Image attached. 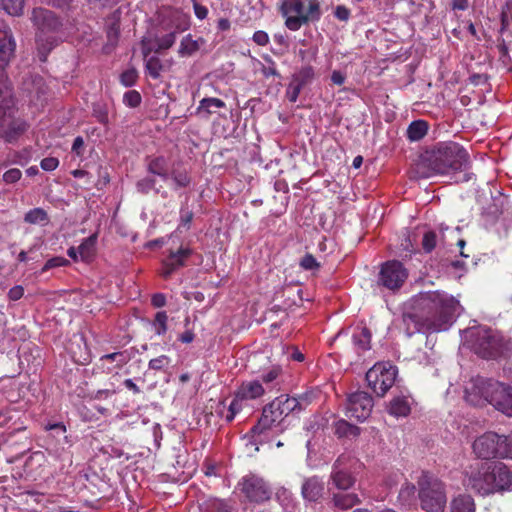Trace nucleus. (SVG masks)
<instances>
[{"label": "nucleus", "mask_w": 512, "mask_h": 512, "mask_svg": "<svg viewBox=\"0 0 512 512\" xmlns=\"http://www.w3.org/2000/svg\"><path fill=\"white\" fill-rule=\"evenodd\" d=\"M417 305L425 311L422 319L413 313H404L402 316V327L407 336L416 332L446 331L462 312L457 299L440 291L421 294Z\"/></svg>", "instance_id": "f257e3e1"}, {"label": "nucleus", "mask_w": 512, "mask_h": 512, "mask_svg": "<svg viewBox=\"0 0 512 512\" xmlns=\"http://www.w3.org/2000/svg\"><path fill=\"white\" fill-rule=\"evenodd\" d=\"M465 400L472 406H493L502 414L512 417V386L483 377H473L465 385Z\"/></svg>", "instance_id": "f03ea898"}, {"label": "nucleus", "mask_w": 512, "mask_h": 512, "mask_svg": "<svg viewBox=\"0 0 512 512\" xmlns=\"http://www.w3.org/2000/svg\"><path fill=\"white\" fill-rule=\"evenodd\" d=\"M469 165L467 151L456 142H442L423 156L420 167L426 171L423 177L434 175H451L464 171Z\"/></svg>", "instance_id": "7ed1b4c3"}, {"label": "nucleus", "mask_w": 512, "mask_h": 512, "mask_svg": "<svg viewBox=\"0 0 512 512\" xmlns=\"http://www.w3.org/2000/svg\"><path fill=\"white\" fill-rule=\"evenodd\" d=\"M464 485L480 495H489L512 487V474L503 464L477 463L466 472Z\"/></svg>", "instance_id": "20e7f679"}, {"label": "nucleus", "mask_w": 512, "mask_h": 512, "mask_svg": "<svg viewBox=\"0 0 512 512\" xmlns=\"http://www.w3.org/2000/svg\"><path fill=\"white\" fill-rule=\"evenodd\" d=\"M463 341L482 358H495L510 349L509 342L497 331L484 326L470 327L462 332Z\"/></svg>", "instance_id": "39448f33"}, {"label": "nucleus", "mask_w": 512, "mask_h": 512, "mask_svg": "<svg viewBox=\"0 0 512 512\" xmlns=\"http://www.w3.org/2000/svg\"><path fill=\"white\" fill-rule=\"evenodd\" d=\"M32 22L37 29L36 44L40 61H45L49 52L56 45V37L52 34L56 33L60 27V21L54 12L44 9L35 8L32 11Z\"/></svg>", "instance_id": "423d86ee"}, {"label": "nucleus", "mask_w": 512, "mask_h": 512, "mask_svg": "<svg viewBox=\"0 0 512 512\" xmlns=\"http://www.w3.org/2000/svg\"><path fill=\"white\" fill-rule=\"evenodd\" d=\"M281 13L286 27L297 31L303 24L320 18V5L318 0H283Z\"/></svg>", "instance_id": "0eeeda50"}, {"label": "nucleus", "mask_w": 512, "mask_h": 512, "mask_svg": "<svg viewBox=\"0 0 512 512\" xmlns=\"http://www.w3.org/2000/svg\"><path fill=\"white\" fill-rule=\"evenodd\" d=\"M299 405L294 397L281 395L264 407L262 417L252 428L254 434H262L266 430L282 425L284 419Z\"/></svg>", "instance_id": "6e6552de"}, {"label": "nucleus", "mask_w": 512, "mask_h": 512, "mask_svg": "<svg viewBox=\"0 0 512 512\" xmlns=\"http://www.w3.org/2000/svg\"><path fill=\"white\" fill-rule=\"evenodd\" d=\"M418 484L422 509L428 512H442L446 505V495L442 482L432 475L422 472Z\"/></svg>", "instance_id": "1a4fd4ad"}, {"label": "nucleus", "mask_w": 512, "mask_h": 512, "mask_svg": "<svg viewBox=\"0 0 512 512\" xmlns=\"http://www.w3.org/2000/svg\"><path fill=\"white\" fill-rule=\"evenodd\" d=\"M398 369L390 362H377L366 373L369 387L378 396H384L395 384Z\"/></svg>", "instance_id": "9d476101"}, {"label": "nucleus", "mask_w": 512, "mask_h": 512, "mask_svg": "<svg viewBox=\"0 0 512 512\" xmlns=\"http://www.w3.org/2000/svg\"><path fill=\"white\" fill-rule=\"evenodd\" d=\"M265 394V389L259 380L243 381L235 392L228 412L225 415L227 422H231L235 416L246 406L248 401L261 398Z\"/></svg>", "instance_id": "9b49d317"}, {"label": "nucleus", "mask_w": 512, "mask_h": 512, "mask_svg": "<svg viewBox=\"0 0 512 512\" xmlns=\"http://www.w3.org/2000/svg\"><path fill=\"white\" fill-rule=\"evenodd\" d=\"M460 228H449V227H440L439 232L436 231H428L423 235L422 239V247L425 252H431L438 244L451 247L455 244L460 248V254L462 257L467 258L468 255L464 254L462 251L466 242L464 239L460 238Z\"/></svg>", "instance_id": "f8f14e48"}, {"label": "nucleus", "mask_w": 512, "mask_h": 512, "mask_svg": "<svg viewBox=\"0 0 512 512\" xmlns=\"http://www.w3.org/2000/svg\"><path fill=\"white\" fill-rule=\"evenodd\" d=\"M238 487L251 502L261 503L268 500L271 496V490L267 483L261 477L254 474L242 477Z\"/></svg>", "instance_id": "ddd939ff"}, {"label": "nucleus", "mask_w": 512, "mask_h": 512, "mask_svg": "<svg viewBox=\"0 0 512 512\" xmlns=\"http://www.w3.org/2000/svg\"><path fill=\"white\" fill-rule=\"evenodd\" d=\"M372 408V397L367 392L357 391L348 397L346 416L362 422L370 416Z\"/></svg>", "instance_id": "4468645a"}, {"label": "nucleus", "mask_w": 512, "mask_h": 512, "mask_svg": "<svg viewBox=\"0 0 512 512\" xmlns=\"http://www.w3.org/2000/svg\"><path fill=\"white\" fill-rule=\"evenodd\" d=\"M408 277V272L399 261L384 263L379 273V283L389 290L399 289Z\"/></svg>", "instance_id": "2eb2a0df"}, {"label": "nucleus", "mask_w": 512, "mask_h": 512, "mask_svg": "<svg viewBox=\"0 0 512 512\" xmlns=\"http://www.w3.org/2000/svg\"><path fill=\"white\" fill-rule=\"evenodd\" d=\"M501 435L494 432H486L479 436L473 443V451L482 459L499 458Z\"/></svg>", "instance_id": "dca6fc26"}, {"label": "nucleus", "mask_w": 512, "mask_h": 512, "mask_svg": "<svg viewBox=\"0 0 512 512\" xmlns=\"http://www.w3.org/2000/svg\"><path fill=\"white\" fill-rule=\"evenodd\" d=\"M26 123L20 120H11L5 110L0 107V137L7 142H12L17 135L26 130Z\"/></svg>", "instance_id": "f3484780"}, {"label": "nucleus", "mask_w": 512, "mask_h": 512, "mask_svg": "<svg viewBox=\"0 0 512 512\" xmlns=\"http://www.w3.org/2000/svg\"><path fill=\"white\" fill-rule=\"evenodd\" d=\"M189 247H180L175 252H170L169 256L162 263L161 275L168 278L176 269L184 265L185 260L191 255Z\"/></svg>", "instance_id": "a211bd4d"}, {"label": "nucleus", "mask_w": 512, "mask_h": 512, "mask_svg": "<svg viewBox=\"0 0 512 512\" xmlns=\"http://www.w3.org/2000/svg\"><path fill=\"white\" fill-rule=\"evenodd\" d=\"M330 481L339 490H348L355 484L354 476L350 471L341 466L340 459L332 467Z\"/></svg>", "instance_id": "6ab92c4d"}, {"label": "nucleus", "mask_w": 512, "mask_h": 512, "mask_svg": "<svg viewBox=\"0 0 512 512\" xmlns=\"http://www.w3.org/2000/svg\"><path fill=\"white\" fill-rule=\"evenodd\" d=\"M324 491V482L317 476H313L304 481L302 485V495L308 501L318 500Z\"/></svg>", "instance_id": "aec40b11"}, {"label": "nucleus", "mask_w": 512, "mask_h": 512, "mask_svg": "<svg viewBox=\"0 0 512 512\" xmlns=\"http://www.w3.org/2000/svg\"><path fill=\"white\" fill-rule=\"evenodd\" d=\"M412 400L407 396L394 397L389 405V413L395 417H406L411 410Z\"/></svg>", "instance_id": "412c9836"}, {"label": "nucleus", "mask_w": 512, "mask_h": 512, "mask_svg": "<svg viewBox=\"0 0 512 512\" xmlns=\"http://www.w3.org/2000/svg\"><path fill=\"white\" fill-rule=\"evenodd\" d=\"M204 44L205 40L203 38L193 39L189 34L181 40L178 53L181 57L192 56Z\"/></svg>", "instance_id": "4be33fe9"}, {"label": "nucleus", "mask_w": 512, "mask_h": 512, "mask_svg": "<svg viewBox=\"0 0 512 512\" xmlns=\"http://www.w3.org/2000/svg\"><path fill=\"white\" fill-rule=\"evenodd\" d=\"M354 346L360 351L370 349L371 333L366 327L357 328L352 335Z\"/></svg>", "instance_id": "5701e85b"}, {"label": "nucleus", "mask_w": 512, "mask_h": 512, "mask_svg": "<svg viewBox=\"0 0 512 512\" xmlns=\"http://www.w3.org/2000/svg\"><path fill=\"white\" fill-rule=\"evenodd\" d=\"M225 107L224 101L219 98H203L197 108V113L201 116L208 117L212 113H215V109Z\"/></svg>", "instance_id": "b1692460"}, {"label": "nucleus", "mask_w": 512, "mask_h": 512, "mask_svg": "<svg viewBox=\"0 0 512 512\" xmlns=\"http://www.w3.org/2000/svg\"><path fill=\"white\" fill-rule=\"evenodd\" d=\"M451 512H475V503L470 495H460L451 503Z\"/></svg>", "instance_id": "393cba45"}, {"label": "nucleus", "mask_w": 512, "mask_h": 512, "mask_svg": "<svg viewBox=\"0 0 512 512\" xmlns=\"http://www.w3.org/2000/svg\"><path fill=\"white\" fill-rule=\"evenodd\" d=\"M427 131V122L424 120H416L408 126L407 137L410 141H419L427 134Z\"/></svg>", "instance_id": "a878e982"}, {"label": "nucleus", "mask_w": 512, "mask_h": 512, "mask_svg": "<svg viewBox=\"0 0 512 512\" xmlns=\"http://www.w3.org/2000/svg\"><path fill=\"white\" fill-rule=\"evenodd\" d=\"M148 171L161 177L164 181L169 179L168 164L164 157H156L148 164Z\"/></svg>", "instance_id": "bb28decb"}, {"label": "nucleus", "mask_w": 512, "mask_h": 512, "mask_svg": "<svg viewBox=\"0 0 512 512\" xmlns=\"http://www.w3.org/2000/svg\"><path fill=\"white\" fill-rule=\"evenodd\" d=\"M334 505L340 509H349L359 502L354 493H337L333 496Z\"/></svg>", "instance_id": "cd10ccee"}, {"label": "nucleus", "mask_w": 512, "mask_h": 512, "mask_svg": "<svg viewBox=\"0 0 512 512\" xmlns=\"http://www.w3.org/2000/svg\"><path fill=\"white\" fill-rule=\"evenodd\" d=\"M24 221L34 225H46L49 221V218L47 212L44 209L33 208L25 214Z\"/></svg>", "instance_id": "c85d7f7f"}, {"label": "nucleus", "mask_w": 512, "mask_h": 512, "mask_svg": "<svg viewBox=\"0 0 512 512\" xmlns=\"http://www.w3.org/2000/svg\"><path fill=\"white\" fill-rule=\"evenodd\" d=\"M96 242L95 236H90L86 238L78 247L79 258L83 261H87L90 259L94 252V246Z\"/></svg>", "instance_id": "c756f323"}, {"label": "nucleus", "mask_w": 512, "mask_h": 512, "mask_svg": "<svg viewBox=\"0 0 512 512\" xmlns=\"http://www.w3.org/2000/svg\"><path fill=\"white\" fill-rule=\"evenodd\" d=\"M0 6L12 16H19L23 13L24 0H0Z\"/></svg>", "instance_id": "7c9ffc66"}, {"label": "nucleus", "mask_w": 512, "mask_h": 512, "mask_svg": "<svg viewBox=\"0 0 512 512\" xmlns=\"http://www.w3.org/2000/svg\"><path fill=\"white\" fill-rule=\"evenodd\" d=\"M145 68L150 77L153 79H158L161 75L163 66L161 60L158 57L151 56L146 60Z\"/></svg>", "instance_id": "2f4dec72"}, {"label": "nucleus", "mask_w": 512, "mask_h": 512, "mask_svg": "<svg viewBox=\"0 0 512 512\" xmlns=\"http://www.w3.org/2000/svg\"><path fill=\"white\" fill-rule=\"evenodd\" d=\"M314 78V69L311 66L302 67L296 74L293 75L292 81L301 86H305Z\"/></svg>", "instance_id": "473e14b6"}, {"label": "nucleus", "mask_w": 512, "mask_h": 512, "mask_svg": "<svg viewBox=\"0 0 512 512\" xmlns=\"http://www.w3.org/2000/svg\"><path fill=\"white\" fill-rule=\"evenodd\" d=\"M336 433L339 436H358L360 429L345 420H339L336 423Z\"/></svg>", "instance_id": "72a5a7b5"}, {"label": "nucleus", "mask_w": 512, "mask_h": 512, "mask_svg": "<svg viewBox=\"0 0 512 512\" xmlns=\"http://www.w3.org/2000/svg\"><path fill=\"white\" fill-rule=\"evenodd\" d=\"M415 486L411 484H406L403 486L399 492L398 499L402 505H410L412 501L415 499Z\"/></svg>", "instance_id": "f704fd0d"}, {"label": "nucleus", "mask_w": 512, "mask_h": 512, "mask_svg": "<svg viewBox=\"0 0 512 512\" xmlns=\"http://www.w3.org/2000/svg\"><path fill=\"white\" fill-rule=\"evenodd\" d=\"M175 188L186 187L190 183V177L185 170H173L171 174Z\"/></svg>", "instance_id": "c9c22d12"}, {"label": "nucleus", "mask_w": 512, "mask_h": 512, "mask_svg": "<svg viewBox=\"0 0 512 512\" xmlns=\"http://www.w3.org/2000/svg\"><path fill=\"white\" fill-rule=\"evenodd\" d=\"M499 458L512 459V434L509 436L501 435Z\"/></svg>", "instance_id": "e433bc0d"}, {"label": "nucleus", "mask_w": 512, "mask_h": 512, "mask_svg": "<svg viewBox=\"0 0 512 512\" xmlns=\"http://www.w3.org/2000/svg\"><path fill=\"white\" fill-rule=\"evenodd\" d=\"M167 314L164 311L157 312L154 319V328L157 335H163L167 331Z\"/></svg>", "instance_id": "4c0bfd02"}, {"label": "nucleus", "mask_w": 512, "mask_h": 512, "mask_svg": "<svg viewBox=\"0 0 512 512\" xmlns=\"http://www.w3.org/2000/svg\"><path fill=\"white\" fill-rule=\"evenodd\" d=\"M176 40L174 32L168 33L156 39L157 50H166L173 46Z\"/></svg>", "instance_id": "58836bf2"}, {"label": "nucleus", "mask_w": 512, "mask_h": 512, "mask_svg": "<svg viewBox=\"0 0 512 512\" xmlns=\"http://www.w3.org/2000/svg\"><path fill=\"white\" fill-rule=\"evenodd\" d=\"M123 102L126 106L135 108L141 103V95L136 90H130L124 94Z\"/></svg>", "instance_id": "ea45409f"}, {"label": "nucleus", "mask_w": 512, "mask_h": 512, "mask_svg": "<svg viewBox=\"0 0 512 512\" xmlns=\"http://www.w3.org/2000/svg\"><path fill=\"white\" fill-rule=\"evenodd\" d=\"M170 362H171V360L168 356L161 355L157 358L151 359L148 363V367L151 370L159 371V370H162L163 368L169 366Z\"/></svg>", "instance_id": "a19ab883"}, {"label": "nucleus", "mask_w": 512, "mask_h": 512, "mask_svg": "<svg viewBox=\"0 0 512 512\" xmlns=\"http://www.w3.org/2000/svg\"><path fill=\"white\" fill-rule=\"evenodd\" d=\"M138 78L137 71L133 68L125 70L121 76L120 81L125 87L133 86Z\"/></svg>", "instance_id": "79ce46f5"}, {"label": "nucleus", "mask_w": 512, "mask_h": 512, "mask_svg": "<svg viewBox=\"0 0 512 512\" xmlns=\"http://www.w3.org/2000/svg\"><path fill=\"white\" fill-rule=\"evenodd\" d=\"M193 219V212L187 208H182L180 212V222L178 225V230L184 228L188 230L190 228V224Z\"/></svg>", "instance_id": "37998d69"}, {"label": "nucleus", "mask_w": 512, "mask_h": 512, "mask_svg": "<svg viewBox=\"0 0 512 512\" xmlns=\"http://www.w3.org/2000/svg\"><path fill=\"white\" fill-rule=\"evenodd\" d=\"M300 266L304 270H316L319 268V263L316 258L311 254H306L300 261Z\"/></svg>", "instance_id": "c03bdc74"}, {"label": "nucleus", "mask_w": 512, "mask_h": 512, "mask_svg": "<svg viewBox=\"0 0 512 512\" xmlns=\"http://www.w3.org/2000/svg\"><path fill=\"white\" fill-rule=\"evenodd\" d=\"M68 264V260L64 257H53L49 259L42 268V272L48 271L52 268L62 267Z\"/></svg>", "instance_id": "a18cd8bd"}, {"label": "nucleus", "mask_w": 512, "mask_h": 512, "mask_svg": "<svg viewBox=\"0 0 512 512\" xmlns=\"http://www.w3.org/2000/svg\"><path fill=\"white\" fill-rule=\"evenodd\" d=\"M21 176H22V172L20 169L12 168L3 174V180H4V182H6L8 184H12V183L19 181Z\"/></svg>", "instance_id": "49530a36"}, {"label": "nucleus", "mask_w": 512, "mask_h": 512, "mask_svg": "<svg viewBox=\"0 0 512 512\" xmlns=\"http://www.w3.org/2000/svg\"><path fill=\"white\" fill-rule=\"evenodd\" d=\"M303 86L291 81L287 88V96L291 102H296Z\"/></svg>", "instance_id": "de8ad7c7"}, {"label": "nucleus", "mask_w": 512, "mask_h": 512, "mask_svg": "<svg viewBox=\"0 0 512 512\" xmlns=\"http://www.w3.org/2000/svg\"><path fill=\"white\" fill-rule=\"evenodd\" d=\"M40 166L45 171H54L59 166V160L55 157H46L41 160Z\"/></svg>", "instance_id": "09e8293b"}, {"label": "nucleus", "mask_w": 512, "mask_h": 512, "mask_svg": "<svg viewBox=\"0 0 512 512\" xmlns=\"http://www.w3.org/2000/svg\"><path fill=\"white\" fill-rule=\"evenodd\" d=\"M155 186V181L152 178H144L137 182V189L142 193H148Z\"/></svg>", "instance_id": "8fccbe9b"}, {"label": "nucleus", "mask_w": 512, "mask_h": 512, "mask_svg": "<svg viewBox=\"0 0 512 512\" xmlns=\"http://www.w3.org/2000/svg\"><path fill=\"white\" fill-rule=\"evenodd\" d=\"M207 512H231V508L223 500H215L212 502Z\"/></svg>", "instance_id": "3c124183"}, {"label": "nucleus", "mask_w": 512, "mask_h": 512, "mask_svg": "<svg viewBox=\"0 0 512 512\" xmlns=\"http://www.w3.org/2000/svg\"><path fill=\"white\" fill-rule=\"evenodd\" d=\"M253 41L260 46H266L269 43V36L265 31L258 30L253 34Z\"/></svg>", "instance_id": "603ef678"}, {"label": "nucleus", "mask_w": 512, "mask_h": 512, "mask_svg": "<svg viewBox=\"0 0 512 512\" xmlns=\"http://www.w3.org/2000/svg\"><path fill=\"white\" fill-rule=\"evenodd\" d=\"M23 295H24V288L21 285L13 286L8 291V298L11 301H17V300L21 299L23 297Z\"/></svg>", "instance_id": "864d4df0"}, {"label": "nucleus", "mask_w": 512, "mask_h": 512, "mask_svg": "<svg viewBox=\"0 0 512 512\" xmlns=\"http://www.w3.org/2000/svg\"><path fill=\"white\" fill-rule=\"evenodd\" d=\"M280 374V369L274 367L270 369L268 372L264 373L262 376V380L264 383L269 384L273 382Z\"/></svg>", "instance_id": "5fc2aeb1"}, {"label": "nucleus", "mask_w": 512, "mask_h": 512, "mask_svg": "<svg viewBox=\"0 0 512 512\" xmlns=\"http://www.w3.org/2000/svg\"><path fill=\"white\" fill-rule=\"evenodd\" d=\"M47 431H55L56 434L64 435L66 433V426L62 422L49 423L45 426Z\"/></svg>", "instance_id": "6e6d98bb"}, {"label": "nucleus", "mask_w": 512, "mask_h": 512, "mask_svg": "<svg viewBox=\"0 0 512 512\" xmlns=\"http://www.w3.org/2000/svg\"><path fill=\"white\" fill-rule=\"evenodd\" d=\"M194 13L198 19L203 20L208 15V9L201 4L194 3Z\"/></svg>", "instance_id": "4d7b16f0"}, {"label": "nucleus", "mask_w": 512, "mask_h": 512, "mask_svg": "<svg viewBox=\"0 0 512 512\" xmlns=\"http://www.w3.org/2000/svg\"><path fill=\"white\" fill-rule=\"evenodd\" d=\"M335 16L342 21L348 20L350 16L349 10L344 6H338L335 10Z\"/></svg>", "instance_id": "13d9d810"}, {"label": "nucleus", "mask_w": 512, "mask_h": 512, "mask_svg": "<svg viewBox=\"0 0 512 512\" xmlns=\"http://www.w3.org/2000/svg\"><path fill=\"white\" fill-rule=\"evenodd\" d=\"M346 79L345 74H343L341 71L335 70L331 74V81L336 85H342L344 84Z\"/></svg>", "instance_id": "bf43d9fd"}, {"label": "nucleus", "mask_w": 512, "mask_h": 512, "mask_svg": "<svg viewBox=\"0 0 512 512\" xmlns=\"http://www.w3.org/2000/svg\"><path fill=\"white\" fill-rule=\"evenodd\" d=\"M151 302L154 307L160 308L165 305L166 298L163 294L157 293V294L153 295Z\"/></svg>", "instance_id": "052dcab7"}, {"label": "nucleus", "mask_w": 512, "mask_h": 512, "mask_svg": "<svg viewBox=\"0 0 512 512\" xmlns=\"http://www.w3.org/2000/svg\"><path fill=\"white\" fill-rule=\"evenodd\" d=\"M83 146H84V140L81 136H78L74 139V142L72 145V151L75 152L77 155H81Z\"/></svg>", "instance_id": "680f3d73"}, {"label": "nucleus", "mask_w": 512, "mask_h": 512, "mask_svg": "<svg viewBox=\"0 0 512 512\" xmlns=\"http://www.w3.org/2000/svg\"><path fill=\"white\" fill-rule=\"evenodd\" d=\"M454 10H466L468 8V0H453Z\"/></svg>", "instance_id": "e2e57ef3"}, {"label": "nucleus", "mask_w": 512, "mask_h": 512, "mask_svg": "<svg viewBox=\"0 0 512 512\" xmlns=\"http://www.w3.org/2000/svg\"><path fill=\"white\" fill-rule=\"evenodd\" d=\"M124 386H125L127 389H129V390L133 391V393H135V394L140 393V388H139V387H138V386L133 382V380H132V379H126V380L124 381Z\"/></svg>", "instance_id": "0e129e2a"}, {"label": "nucleus", "mask_w": 512, "mask_h": 512, "mask_svg": "<svg viewBox=\"0 0 512 512\" xmlns=\"http://www.w3.org/2000/svg\"><path fill=\"white\" fill-rule=\"evenodd\" d=\"M217 28L220 31H227L230 29V21L226 18H221L217 22Z\"/></svg>", "instance_id": "69168bd1"}, {"label": "nucleus", "mask_w": 512, "mask_h": 512, "mask_svg": "<svg viewBox=\"0 0 512 512\" xmlns=\"http://www.w3.org/2000/svg\"><path fill=\"white\" fill-rule=\"evenodd\" d=\"M194 339V334L191 331H186L180 335L179 340L183 343H190Z\"/></svg>", "instance_id": "338daca9"}, {"label": "nucleus", "mask_w": 512, "mask_h": 512, "mask_svg": "<svg viewBox=\"0 0 512 512\" xmlns=\"http://www.w3.org/2000/svg\"><path fill=\"white\" fill-rule=\"evenodd\" d=\"M122 354L119 353V352H114V353H110V354H106L104 356L101 357V360L102 361H105V360H108V361H115L117 360L119 357H121Z\"/></svg>", "instance_id": "774afa93"}]
</instances>
